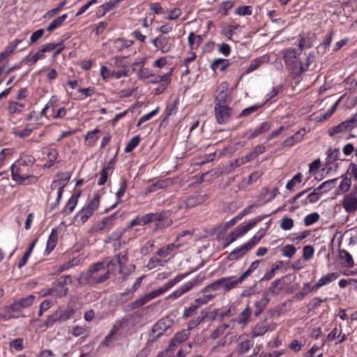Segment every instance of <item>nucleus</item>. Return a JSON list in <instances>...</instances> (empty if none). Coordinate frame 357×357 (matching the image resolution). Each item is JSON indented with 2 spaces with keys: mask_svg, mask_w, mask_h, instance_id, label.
Listing matches in <instances>:
<instances>
[{
  "mask_svg": "<svg viewBox=\"0 0 357 357\" xmlns=\"http://www.w3.org/2000/svg\"><path fill=\"white\" fill-rule=\"evenodd\" d=\"M251 314V310L249 306H247L242 312L240 313L238 317V323L239 324H245Z\"/></svg>",
  "mask_w": 357,
  "mask_h": 357,
  "instance_id": "46",
  "label": "nucleus"
},
{
  "mask_svg": "<svg viewBox=\"0 0 357 357\" xmlns=\"http://www.w3.org/2000/svg\"><path fill=\"white\" fill-rule=\"evenodd\" d=\"M140 137L139 136H135L133 137L127 144L124 151L126 153H130L134 149H135L140 142Z\"/></svg>",
  "mask_w": 357,
  "mask_h": 357,
  "instance_id": "47",
  "label": "nucleus"
},
{
  "mask_svg": "<svg viewBox=\"0 0 357 357\" xmlns=\"http://www.w3.org/2000/svg\"><path fill=\"white\" fill-rule=\"evenodd\" d=\"M80 195V192L76 194V195H73L70 198L68 199L66 206L63 208V211H62V213L66 215H68L69 214H70L74 208H75L77 204V201H78V198Z\"/></svg>",
  "mask_w": 357,
  "mask_h": 357,
  "instance_id": "24",
  "label": "nucleus"
},
{
  "mask_svg": "<svg viewBox=\"0 0 357 357\" xmlns=\"http://www.w3.org/2000/svg\"><path fill=\"white\" fill-rule=\"evenodd\" d=\"M110 168L111 167L109 165L105 166L102 168L100 172V176L98 181V185H102L106 183L108 178V171L110 169Z\"/></svg>",
  "mask_w": 357,
  "mask_h": 357,
  "instance_id": "61",
  "label": "nucleus"
},
{
  "mask_svg": "<svg viewBox=\"0 0 357 357\" xmlns=\"http://www.w3.org/2000/svg\"><path fill=\"white\" fill-rule=\"evenodd\" d=\"M342 204L344 210L348 213L357 211V197L355 195L348 194L345 195Z\"/></svg>",
  "mask_w": 357,
  "mask_h": 357,
  "instance_id": "14",
  "label": "nucleus"
},
{
  "mask_svg": "<svg viewBox=\"0 0 357 357\" xmlns=\"http://www.w3.org/2000/svg\"><path fill=\"white\" fill-rule=\"evenodd\" d=\"M337 180V178L328 180L317 187V190H323L324 192H327L334 188Z\"/></svg>",
  "mask_w": 357,
  "mask_h": 357,
  "instance_id": "54",
  "label": "nucleus"
},
{
  "mask_svg": "<svg viewBox=\"0 0 357 357\" xmlns=\"http://www.w3.org/2000/svg\"><path fill=\"white\" fill-rule=\"evenodd\" d=\"M220 288H222V278L215 280L213 283L208 284V286L205 287L202 291L203 292H208L210 291H216L220 289Z\"/></svg>",
  "mask_w": 357,
  "mask_h": 357,
  "instance_id": "53",
  "label": "nucleus"
},
{
  "mask_svg": "<svg viewBox=\"0 0 357 357\" xmlns=\"http://www.w3.org/2000/svg\"><path fill=\"white\" fill-rule=\"evenodd\" d=\"M120 3L119 0H111L100 6L97 11V15L99 17H103L107 12L113 9Z\"/></svg>",
  "mask_w": 357,
  "mask_h": 357,
  "instance_id": "23",
  "label": "nucleus"
},
{
  "mask_svg": "<svg viewBox=\"0 0 357 357\" xmlns=\"http://www.w3.org/2000/svg\"><path fill=\"white\" fill-rule=\"evenodd\" d=\"M303 178V175L301 173L296 174L292 179L288 181L286 185V188L289 190H292L296 183H299L301 182Z\"/></svg>",
  "mask_w": 357,
  "mask_h": 357,
  "instance_id": "52",
  "label": "nucleus"
},
{
  "mask_svg": "<svg viewBox=\"0 0 357 357\" xmlns=\"http://www.w3.org/2000/svg\"><path fill=\"white\" fill-rule=\"evenodd\" d=\"M202 316L197 317L195 319L191 320L188 324V328L186 330H189V332L197 327L199 324L204 321V320L208 317V313L206 311L202 310Z\"/></svg>",
  "mask_w": 357,
  "mask_h": 357,
  "instance_id": "37",
  "label": "nucleus"
},
{
  "mask_svg": "<svg viewBox=\"0 0 357 357\" xmlns=\"http://www.w3.org/2000/svg\"><path fill=\"white\" fill-rule=\"evenodd\" d=\"M268 61V56L267 55H264L262 56L256 58L252 60L248 67L246 70L247 73H250L255 70H257L261 65Z\"/></svg>",
  "mask_w": 357,
  "mask_h": 357,
  "instance_id": "26",
  "label": "nucleus"
},
{
  "mask_svg": "<svg viewBox=\"0 0 357 357\" xmlns=\"http://www.w3.org/2000/svg\"><path fill=\"white\" fill-rule=\"evenodd\" d=\"M269 330V326L267 324L264 322L257 323L252 329V337H257L258 336H262Z\"/></svg>",
  "mask_w": 357,
  "mask_h": 357,
  "instance_id": "25",
  "label": "nucleus"
},
{
  "mask_svg": "<svg viewBox=\"0 0 357 357\" xmlns=\"http://www.w3.org/2000/svg\"><path fill=\"white\" fill-rule=\"evenodd\" d=\"M174 41V38L166 37L163 34L159 35L158 37L151 40L152 44L163 54L171 51Z\"/></svg>",
  "mask_w": 357,
  "mask_h": 357,
  "instance_id": "9",
  "label": "nucleus"
},
{
  "mask_svg": "<svg viewBox=\"0 0 357 357\" xmlns=\"http://www.w3.org/2000/svg\"><path fill=\"white\" fill-rule=\"evenodd\" d=\"M36 298L33 294L14 301L10 305L6 307L8 312H20L22 310L30 307Z\"/></svg>",
  "mask_w": 357,
  "mask_h": 357,
  "instance_id": "8",
  "label": "nucleus"
},
{
  "mask_svg": "<svg viewBox=\"0 0 357 357\" xmlns=\"http://www.w3.org/2000/svg\"><path fill=\"white\" fill-rule=\"evenodd\" d=\"M268 296L264 295V297H262L259 301L255 303V307L257 310L255 314L256 316H258L269 303V298H268Z\"/></svg>",
  "mask_w": 357,
  "mask_h": 357,
  "instance_id": "40",
  "label": "nucleus"
},
{
  "mask_svg": "<svg viewBox=\"0 0 357 357\" xmlns=\"http://www.w3.org/2000/svg\"><path fill=\"white\" fill-rule=\"evenodd\" d=\"M326 163L332 164L333 162L338 159L340 155V151L337 149H333L331 147L328 149L327 151Z\"/></svg>",
  "mask_w": 357,
  "mask_h": 357,
  "instance_id": "45",
  "label": "nucleus"
},
{
  "mask_svg": "<svg viewBox=\"0 0 357 357\" xmlns=\"http://www.w3.org/2000/svg\"><path fill=\"white\" fill-rule=\"evenodd\" d=\"M312 46V38L307 36H305L304 35L300 36V40L298 43V49L300 50V53L303 52L304 49L310 48Z\"/></svg>",
  "mask_w": 357,
  "mask_h": 357,
  "instance_id": "35",
  "label": "nucleus"
},
{
  "mask_svg": "<svg viewBox=\"0 0 357 357\" xmlns=\"http://www.w3.org/2000/svg\"><path fill=\"white\" fill-rule=\"evenodd\" d=\"M179 247L178 244H176L175 243L167 245V246L162 247L159 249L156 254L162 258L167 257L169 256L173 251L177 249Z\"/></svg>",
  "mask_w": 357,
  "mask_h": 357,
  "instance_id": "30",
  "label": "nucleus"
},
{
  "mask_svg": "<svg viewBox=\"0 0 357 357\" xmlns=\"http://www.w3.org/2000/svg\"><path fill=\"white\" fill-rule=\"evenodd\" d=\"M100 199V195L98 193H96L93 198L91 200H90V202L87 204V205L85 207L89 211H91L92 213H93L94 211H96L99 206Z\"/></svg>",
  "mask_w": 357,
  "mask_h": 357,
  "instance_id": "44",
  "label": "nucleus"
},
{
  "mask_svg": "<svg viewBox=\"0 0 357 357\" xmlns=\"http://www.w3.org/2000/svg\"><path fill=\"white\" fill-rule=\"evenodd\" d=\"M167 212L162 213H150L146 214L141 218L142 225H147L154 221H164L166 218Z\"/></svg>",
  "mask_w": 357,
  "mask_h": 357,
  "instance_id": "15",
  "label": "nucleus"
},
{
  "mask_svg": "<svg viewBox=\"0 0 357 357\" xmlns=\"http://www.w3.org/2000/svg\"><path fill=\"white\" fill-rule=\"evenodd\" d=\"M266 229H260L257 234H255L247 243H245L246 247L250 250L252 249L257 243H258L261 239L266 234Z\"/></svg>",
  "mask_w": 357,
  "mask_h": 357,
  "instance_id": "36",
  "label": "nucleus"
},
{
  "mask_svg": "<svg viewBox=\"0 0 357 357\" xmlns=\"http://www.w3.org/2000/svg\"><path fill=\"white\" fill-rule=\"evenodd\" d=\"M68 291V288L66 287L65 280L62 281L59 279L54 284L53 287L45 294V296L53 295L56 297H63L67 294Z\"/></svg>",
  "mask_w": 357,
  "mask_h": 357,
  "instance_id": "12",
  "label": "nucleus"
},
{
  "mask_svg": "<svg viewBox=\"0 0 357 357\" xmlns=\"http://www.w3.org/2000/svg\"><path fill=\"white\" fill-rule=\"evenodd\" d=\"M34 126H33L31 124L27 125L26 128L21 130H17L15 132V135L24 138L26 137H28L33 130Z\"/></svg>",
  "mask_w": 357,
  "mask_h": 357,
  "instance_id": "60",
  "label": "nucleus"
},
{
  "mask_svg": "<svg viewBox=\"0 0 357 357\" xmlns=\"http://www.w3.org/2000/svg\"><path fill=\"white\" fill-rule=\"evenodd\" d=\"M58 240V233L57 230L56 229H52V232L50 235L49 236L47 242V247H46V252H47V254H49L52 250L54 249V248L56 245Z\"/></svg>",
  "mask_w": 357,
  "mask_h": 357,
  "instance_id": "29",
  "label": "nucleus"
},
{
  "mask_svg": "<svg viewBox=\"0 0 357 357\" xmlns=\"http://www.w3.org/2000/svg\"><path fill=\"white\" fill-rule=\"evenodd\" d=\"M100 133V130L95 129L92 131L88 132L85 136V141L88 146H93L98 139V134Z\"/></svg>",
  "mask_w": 357,
  "mask_h": 357,
  "instance_id": "33",
  "label": "nucleus"
},
{
  "mask_svg": "<svg viewBox=\"0 0 357 357\" xmlns=\"http://www.w3.org/2000/svg\"><path fill=\"white\" fill-rule=\"evenodd\" d=\"M93 214L91 211H89L86 207H83L80 211H79L75 218H79L82 223L86 222L89 218Z\"/></svg>",
  "mask_w": 357,
  "mask_h": 357,
  "instance_id": "42",
  "label": "nucleus"
},
{
  "mask_svg": "<svg viewBox=\"0 0 357 357\" xmlns=\"http://www.w3.org/2000/svg\"><path fill=\"white\" fill-rule=\"evenodd\" d=\"M213 298H214V295H213V294H206L202 297H199V298L195 299L194 304L195 305H197V307L199 308L202 305L208 303Z\"/></svg>",
  "mask_w": 357,
  "mask_h": 357,
  "instance_id": "58",
  "label": "nucleus"
},
{
  "mask_svg": "<svg viewBox=\"0 0 357 357\" xmlns=\"http://www.w3.org/2000/svg\"><path fill=\"white\" fill-rule=\"evenodd\" d=\"M183 278V275H177L174 278L169 280L167 282H166L163 286L160 287V288L136 299L133 303L130 304L131 309L134 310L146 304L150 301L163 294L167 290H169L170 288H172L176 284H177Z\"/></svg>",
  "mask_w": 357,
  "mask_h": 357,
  "instance_id": "3",
  "label": "nucleus"
},
{
  "mask_svg": "<svg viewBox=\"0 0 357 357\" xmlns=\"http://www.w3.org/2000/svg\"><path fill=\"white\" fill-rule=\"evenodd\" d=\"M24 168L25 167L15 162L10 167L13 180L20 184H29L31 182H26V181L30 179L36 182V177L25 173Z\"/></svg>",
  "mask_w": 357,
  "mask_h": 357,
  "instance_id": "5",
  "label": "nucleus"
},
{
  "mask_svg": "<svg viewBox=\"0 0 357 357\" xmlns=\"http://www.w3.org/2000/svg\"><path fill=\"white\" fill-rule=\"evenodd\" d=\"M115 274L114 268H109L105 261L91 265L87 271L82 273L77 278L80 284L96 285L107 281L111 275Z\"/></svg>",
  "mask_w": 357,
  "mask_h": 357,
  "instance_id": "1",
  "label": "nucleus"
},
{
  "mask_svg": "<svg viewBox=\"0 0 357 357\" xmlns=\"http://www.w3.org/2000/svg\"><path fill=\"white\" fill-rule=\"evenodd\" d=\"M128 261V251L124 250L115 256L114 259H106L105 261L109 268L116 269L122 266H125Z\"/></svg>",
  "mask_w": 357,
  "mask_h": 357,
  "instance_id": "10",
  "label": "nucleus"
},
{
  "mask_svg": "<svg viewBox=\"0 0 357 357\" xmlns=\"http://www.w3.org/2000/svg\"><path fill=\"white\" fill-rule=\"evenodd\" d=\"M127 190V181L125 178H123L121 181V186L119 190L116 192V197L118 199V202L112 206L111 208H114L116 205L121 202V197L124 195L126 191Z\"/></svg>",
  "mask_w": 357,
  "mask_h": 357,
  "instance_id": "41",
  "label": "nucleus"
},
{
  "mask_svg": "<svg viewBox=\"0 0 357 357\" xmlns=\"http://www.w3.org/2000/svg\"><path fill=\"white\" fill-rule=\"evenodd\" d=\"M75 313V310L71 306H68L63 312L59 311V316L61 322L70 319Z\"/></svg>",
  "mask_w": 357,
  "mask_h": 357,
  "instance_id": "43",
  "label": "nucleus"
},
{
  "mask_svg": "<svg viewBox=\"0 0 357 357\" xmlns=\"http://www.w3.org/2000/svg\"><path fill=\"white\" fill-rule=\"evenodd\" d=\"M126 323V319L123 318L120 320L116 321L110 330V333L115 335L116 333L123 328L125 324Z\"/></svg>",
  "mask_w": 357,
  "mask_h": 357,
  "instance_id": "64",
  "label": "nucleus"
},
{
  "mask_svg": "<svg viewBox=\"0 0 357 357\" xmlns=\"http://www.w3.org/2000/svg\"><path fill=\"white\" fill-rule=\"evenodd\" d=\"M262 220L261 218H257L250 220L245 225H240L238 227L236 228L234 231L237 233L238 236H242L245 234L249 230L255 227L258 222H259Z\"/></svg>",
  "mask_w": 357,
  "mask_h": 357,
  "instance_id": "19",
  "label": "nucleus"
},
{
  "mask_svg": "<svg viewBox=\"0 0 357 357\" xmlns=\"http://www.w3.org/2000/svg\"><path fill=\"white\" fill-rule=\"evenodd\" d=\"M67 14H63L56 19H54L47 27V31L49 32L53 31L54 29L60 27L67 19Z\"/></svg>",
  "mask_w": 357,
  "mask_h": 357,
  "instance_id": "31",
  "label": "nucleus"
},
{
  "mask_svg": "<svg viewBox=\"0 0 357 357\" xmlns=\"http://www.w3.org/2000/svg\"><path fill=\"white\" fill-rule=\"evenodd\" d=\"M205 278L204 274L200 273L195 278L191 280L190 281L183 284L181 287L176 289L174 292L169 294L167 298L175 300L183 294L187 293L190 289H192L194 287L197 286L199 283H201Z\"/></svg>",
  "mask_w": 357,
  "mask_h": 357,
  "instance_id": "6",
  "label": "nucleus"
},
{
  "mask_svg": "<svg viewBox=\"0 0 357 357\" xmlns=\"http://www.w3.org/2000/svg\"><path fill=\"white\" fill-rule=\"evenodd\" d=\"M234 13L240 16L251 15L252 8L250 6H239L235 9Z\"/></svg>",
  "mask_w": 357,
  "mask_h": 357,
  "instance_id": "50",
  "label": "nucleus"
},
{
  "mask_svg": "<svg viewBox=\"0 0 357 357\" xmlns=\"http://www.w3.org/2000/svg\"><path fill=\"white\" fill-rule=\"evenodd\" d=\"M228 89L227 84L223 83L218 89V94L215 97V103H220V105H226L228 98Z\"/></svg>",
  "mask_w": 357,
  "mask_h": 357,
  "instance_id": "22",
  "label": "nucleus"
},
{
  "mask_svg": "<svg viewBox=\"0 0 357 357\" xmlns=\"http://www.w3.org/2000/svg\"><path fill=\"white\" fill-rule=\"evenodd\" d=\"M248 250L249 249L244 244L231 251L228 255V259L229 260H237L243 257Z\"/></svg>",
  "mask_w": 357,
  "mask_h": 357,
  "instance_id": "27",
  "label": "nucleus"
},
{
  "mask_svg": "<svg viewBox=\"0 0 357 357\" xmlns=\"http://www.w3.org/2000/svg\"><path fill=\"white\" fill-rule=\"evenodd\" d=\"M35 162V159L31 155H24L22 156L17 162L19 163L20 165L23 166L24 167H26L27 166L30 165H33Z\"/></svg>",
  "mask_w": 357,
  "mask_h": 357,
  "instance_id": "59",
  "label": "nucleus"
},
{
  "mask_svg": "<svg viewBox=\"0 0 357 357\" xmlns=\"http://www.w3.org/2000/svg\"><path fill=\"white\" fill-rule=\"evenodd\" d=\"M243 280H245L241 275L239 277L231 276L222 278V289L225 291H229L236 287Z\"/></svg>",
  "mask_w": 357,
  "mask_h": 357,
  "instance_id": "13",
  "label": "nucleus"
},
{
  "mask_svg": "<svg viewBox=\"0 0 357 357\" xmlns=\"http://www.w3.org/2000/svg\"><path fill=\"white\" fill-rule=\"evenodd\" d=\"M340 274L337 272L335 273H329L324 275H323L317 282L316 284L312 287V289L314 291H317L320 287L331 282L332 281L335 280Z\"/></svg>",
  "mask_w": 357,
  "mask_h": 357,
  "instance_id": "18",
  "label": "nucleus"
},
{
  "mask_svg": "<svg viewBox=\"0 0 357 357\" xmlns=\"http://www.w3.org/2000/svg\"><path fill=\"white\" fill-rule=\"evenodd\" d=\"M67 3V0H63L61 1L56 8L47 11L45 15L44 18H51L54 17L56 14H57L63 8Z\"/></svg>",
  "mask_w": 357,
  "mask_h": 357,
  "instance_id": "51",
  "label": "nucleus"
},
{
  "mask_svg": "<svg viewBox=\"0 0 357 357\" xmlns=\"http://www.w3.org/2000/svg\"><path fill=\"white\" fill-rule=\"evenodd\" d=\"M340 258L342 260L344 266L351 268L354 266V261L352 256L346 250L340 251Z\"/></svg>",
  "mask_w": 357,
  "mask_h": 357,
  "instance_id": "32",
  "label": "nucleus"
},
{
  "mask_svg": "<svg viewBox=\"0 0 357 357\" xmlns=\"http://www.w3.org/2000/svg\"><path fill=\"white\" fill-rule=\"evenodd\" d=\"M282 254L284 257H292L296 252V248L293 245H286L282 249Z\"/></svg>",
  "mask_w": 357,
  "mask_h": 357,
  "instance_id": "55",
  "label": "nucleus"
},
{
  "mask_svg": "<svg viewBox=\"0 0 357 357\" xmlns=\"http://www.w3.org/2000/svg\"><path fill=\"white\" fill-rule=\"evenodd\" d=\"M300 50L287 48L282 50V57L287 67L291 71L294 77H298L306 71V68L300 59Z\"/></svg>",
  "mask_w": 357,
  "mask_h": 357,
  "instance_id": "2",
  "label": "nucleus"
},
{
  "mask_svg": "<svg viewBox=\"0 0 357 357\" xmlns=\"http://www.w3.org/2000/svg\"><path fill=\"white\" fill-rule=\"evenodd\" d=\"M271 128V123L268 121L261 123L256 128L250 129L247 131L249 134V139H254L258 135L268 132Z\"/></svg>",
  "mask_w": 357,
  "mask_h": 357,
  "instance_id": "17",
  "label": "nucleus"
},
{
  "mask_svg": "<svg viewBox=\"0 0 357 357\" xmlns=\"http://www.w3.org/2000/svg\"><path fill=\"white\" fill-rule=\"evenodd\" d=\"M119 273L122 275V280H126L128 278V276L135 271V265L134 264H129L128 266H122L119 267Z\"/></svg>",
  "mask_w": 357,
  "mask_h": 357,
  "instance_id": "39",
  "label": "nucleus"
},
{
  "mask_svg": "<svg viewBox=\"0 0 357 357\" xmlns=\"http://www.w3.org/2000/svg\"><path fill=\"white\" fill-rule=\"evenodd\" d=\"M284 285V278H282L278 280H275L273 282H272L271 285L269 288L264 292V295L266 296H275L278 294L280 291L283 289Z\"/></svg>",
  "mask_w": 357,
  "mask_h": 357,
  "instance_id": "16",
  "label": "nucleus"
},
{
  "mask_svg": "<svg viewBox=\"0 0 357 357\" xmlns=\"http://www.w3.org/2000/svg\"><path fill=\"white\" fill-rule=\"evenodd\" d=\"M173 324V319L168 317L160 319L153 326L149 334V340L152 342L156 341L163 335L168 329L171 328Z\"/></svg>",
  "mask_w": 357,
  "mask_h": 357,
  "instance_id": "4",
  "label": "nucleus"
},
{
  "mask_svg": "<svg viewBox=\"0 0 357 357\" xmlns=\"http://www.w3.org/2000/svg\"><path fill=\"white\" fill-rule=\"evenodd\" d=\"M305 133V130H300L296 132L294 135L287 138L283 142V147H291L295 144L301 142L303 139V137Z\"/></svg>",
  "mask_w": 357,
  "mask_h": 357,
  "instance_id": "20",
  "label": "nucleus"
},
{
  "mask_svg": "<svg viewBox=\"0 0 357 357\" xmlns=\"http://www.w3.org/2000/svg\"><path fill=\"white\" fill-rule=\"evenodd\" d=\"M45 55L44 53L41 52V50L38 51L36 54L31 56L30 54L25 57V62H29L31 64L36 63L38 60L44 59Z\"/></svg>",
  "mask_w": 357,
  "mask_h": 357,
  "instance_id": "49",
  "label": "nucleus"
},
{
  "mask_svg": "<svg viewBox=\"0 0 357 357\" xmlns=\"http://www.w3.org/2000/svg\"><path fill=\"white\" fill-rule=\"evenodd\" d=\"M202 36L191 32L188 36L189 46L192 50L197 49L202 42Z\"/></svg>",
  "mask_w": 357,
  "mask_h": 357,
  "instance_id": "34",
  "label": "nucleus"
},
{
  "mask_svg": "<svg viewBox=\"0 0 357 357\" xmlns=\"http://www.w3.org/2000/svg\"><path fill=\"white\" fill-rule=\"evenodd\" d=\"M319 219V215L317 213H312L305 218L304 222L306 226H310L317 222Z\"/></svg>",
  "mask_w": 357,
  "mask_h": 357,
  "instance_id": "63",
  "label": "nucleus"
},
{
  "mask_svg": "<svg viewBox=\"0 0 357 357\" xmlns=\"http://www.w3.org/2000/svg\"><path fill=\"white\" fill-rule=\"evenodd\" d=\"M229 66V62L227 59H215L211 64V68L215 72L219 70L220 71H224Z\"/></svg>",
  "mask_w": 357,
  "mask_h": 357,
  "instance_id": "28",
  "label": "nucleus"
},
{
  "mask_svg": "<svg viewBox=\"0 0 357 357\" xmlns=\"http://www.w3.org/2000/svg\"><path fill=\"white\" fill-rule=\"evenodd\" d=\"M253 341L252 340L243 341L238 344V349L239 353L243 354L248 352L253 346Z\"/></svg>",
  "mask_w": 357,
  "mask_h": 357,
  "instance_id": "57",
  "label": "nucleus"
},
{
  "mask_svg": "<svg viewBox=\"0 0 357 357\" xmlns=\"http://www.w3.org/2000/svg\"><path fill=\"white\" fill-rule=\"evenodd\" d=\"M346 130H351L357 126V114L354 115L351 119H347L343 122Z\"/></svg>",
  "mask_w": 357,
  "mask_h": 357,
  "instance_id": "56",
  "label": "nucleus"
},
{
  "mask_svg": "<svg viewBox=\"0 0 357 357\" xmlns=\"http://www.w3.org/2000/svg\"><path fill=\"white\" fill-rule=\"evenodd\" d=\"M60 321L59 311H56L52 314L49 315L44 323L46 328L52 326L56 321Z\"/></svg>",
  "mask_w": 357,
  "mask_h": 357,
  "instance_id": "48",
  "label": "nucleus"
},
{
  "mask_svg": "<svg viewBox=\"0 0 357 357\" xmlns=\"http://www.w3.org/2000/svg\"><path fill=\"white\" fill-rule=\"evenodd\" d=\"M190 334L189 330H182L176 333L170 341L167 351H173L178 346V344L185 342Z\"/></svg>",
  "mask_w": 357,
  "mask_h": 357,
  "instance_id": "11",
  "label": "nucleus"
},
{
  "mask_svg": "<svg viewBox=\"0 0 357 357\" xmlns=\"http://www.w3.org/2000/svg\"><path fill=\"white\" fill-rule=\"evenodd\" d=\"M115 219V215H112L108 217L104 218L102 221L98 224L97 229L100 230L104 229L107 225L112 224V221Z\"/></svg>",
  "mask_w": 357,
  "mask_h": 357,
  "instance_id": "62",
  "label": "nucleus"
},
{
  "mask_svg": "<svg viewBox=\"0 0 357 357\" xmlns=\"http://www.w3.org/2000/svg\"><path fill=\"white\" fill-rule=\"evenodd\" d=\"M206 195H195L190 196L185 201L186 208H193L199 205L207 199Z\"/></svg>",
  "mask_w": 357,
  "mask_h": 357,
  "instance_id": "21",
  "label": "nucleus"
},
{
  "mask_svg": "<svg viewBox=\"0 0 357 357\" xmlns=\"http://www.w3.org/2000/svg\"><path fill=\"white\" fill-rule=\"evenodd\" d=\"M24 40V38H17L9 43V44L5 48L3 53L8 57L11 55L17 47V46L22 43Z\"/></svg>",
  "mask_w": 357,
  "mask_h": 357,
  "instance_id": "38",
  "label": "nucleus"
},
{
  "mask_svg": "<svg viewBox=\"0 0 357 357\" xmlns=\"http://www.w3.org/2000/svg\"><path fill=\"white\" fill-rule=\"evenodd\" d=\"M214 114L217 123L225 124L229 121L232 114V109L227 105L215 103Z\"/></svg>",
  "mask_w": 357,
  "mask_h": 357,
  "instance_id": "7",
  "label": "nucleus"
}]
</instances>
